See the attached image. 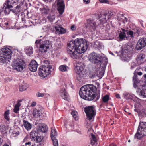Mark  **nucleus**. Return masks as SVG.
Segmentation results:
<instances>
[{"label":"nucleus","instance_id":"2","mask_svg":"<svg viewBox=\"0 0 146 146\" xmlns=\"http://www.w3.org/2000/svg\"><path fill=\"white\" fill-rule=\"evenodd\" d=\"M133 87L137 88V92L139 95L146 97V83L145 80L143 81L139 80L137 78V76L134 73L133 77Z\"/></svg>","mask_w":146,"mask_h":146},{"label":"nucleus","instance_id":"20","mask_svg":"<svg viewBox=\"0 0 146 146\" xmlns=\"http://www.w3.org/2000/svg\"><path fill=\"white\" fill-rule=\"evenodd\" d=\"M38 64L37 62L35 60H32L29 65V70L32 72H36L37 70Z\"/></svg>","mask_w":146,"mask_h":146},{"label":"nucleus","instance_id":"14","mask_svg":"<svg viewBox=\"0 0 146 146\" xmlns=\"http://www.w3.org/2000/svg\"><path fill=\"white\" fill-rule=\"evenodd\" d=\"M146 46V38H141L138 40L136 48L138 50H140Z\"/></svg>","mask_w":146,"mask_h":146},{"label":"nucleus","instance_id":"49","mask_svg":"<svg viewBox=\"0 0 146 146\" xmlns=\"http://www.w3.org/2000/svg\"><path fill=\"white\" fill-rule=\"evenodd\" d=\"M144 57V56L143 55H142L141 54H140L138 57V59L139 60L143 59Z\"/></svg>","mask_w":146,"mask_h":146},{"label":"nucleus","instance_id":"7","mask_svg":"<svg viewBox=\"0 0 146 146\" xmlns=\"http://www.w3.org/2000/svg\"><path fill=\"white\" fill-rule=\"evenodd\" d=\"M52 70L53 69L51 66L43 65L39 68L38 72L41 77L44 78L48 76Z\"/></svg>","mask_w":146,"mask_h":146},{"label":"nucleus","instance_id":"59","mask_svg":"<svg viewBox=\"0 0 146 146\" xmlns=\"http://www.w3.org/2000/svg\"><path fill=\"white\" fill-rule=\"evenodd\" d=\"M109 146H117V145L116 144L113 143L111 144Z\"/></svg>","mask_w":146,"mask_h":146},{"label":"nucleus","instance_id":"38","mask_svg":"<svg viewBox=\"0 0 146 146\" xmlns=\"http://www.w3.org/2000/svg\"><path fill=\"white\" fill-rule=\"evenodd\" d=\"M10 114L9 110H7L4 113V117L5 119L7 121H9V115Z\"/></svg>","mask_w":146,"mask_h":146},{"label":"nucleus","instance_id":"50","mask_svg":"<svg viewBox=\"0 0 146 146\" xmlns=\"http://www.w3.org/2000/svg\"><path fill=\"white\" fill-rule=\"evenodd\" d=\"M136 66L135 64L134 63H132L131 64V70L133 69L134 67Z\"/></svg>","mask_w":146,"mask_h":146},{"label":"nucleus","instance_id":"46","mask_svg":"<svg viewBox=\"0 0 146 146\" xmlns=\"http://www.w3.org/2000/svg\"><path fill=\"white\" fill-rule=\"evenodd\" d=\"M100 2L102 3H109V1L108 0H99Z\"/></svg>","mask_w":146,"mask_h":146},{"label":"nucleus","instance_id":"37","mask_svg":"<svg viewBox=\"0 0 146 146\" xmlns=\"http://www.w3.org/2000/svg\"><path fill=\"white\" fill-rule=\"evenodd\" d=\"M27 87L25 84H21L19 86V90L20 91H23L25 90Z\"/></svg>","mask_w":146,"mask_h":146},{"label":"nucleus","instance_id":"36","mask_svg":"<svg viewBox=\"0 0 146 146\" xmlns=\"http://www.w3.org/2000/svg\"><path fill=\"white\" fill-rule=\"evenodd\" d=\"M68 69V67L65 65H61L59 67V69L62 72L66 71Z\"/></svg>","mask_w":146,"mask_h":146},{"label":"nucleus","instance_id":"47","mask_svg":"<svg viewBox=\"0 0 146 146\" xmlns=\"http://www.w3.org/2000/svg\"><path fill=\"white\" fill-rule=\"evenodd\" d=\"M91 136L92 138V140H93L95 142H96V140L95 135L93 134L92 133L91 134Z\"/></svg>","mask_w":146,"mask_h":146},{"label":"nucleus","instance_id":"19","mask_svg":"<svg viewBox=\"0 0 146 146\" xmlns=\"http://www.w3.org/2000/svg\"><path fill=\"white\" fill-rule=\"evenodd\" d=\"M23 0H6L3 5H6L9 7H13L15 5H16L19 1H20L21 2Z\"/></svg>","mask_w":146,"mask_h":146},{"label":"nucleus","instance_id":"16","mask_svg":"<svg viewBox=\"0 0 146 146\" xmlns=\"http://www.w3.org/2000/svg\"><path fill=\"white\" fill-rule=\"evenodd\" d=\"M11 51L8 48H5L2 49L1 54L6 57L7 58L10 59L11 57Z\"/></svg>","mask_w":146,"mask_h":146},{"label":"nucleus","instance_id":"40","mask_svg":"<svg viewBox=\"0 0 146 146\" xmlns=\"http://www.w3.org/2000/svg\"><path fill=\"white\" fill-rule=\"evenodd\" d=\"M71 114L74 118L75 119H76V118L78 117V113L76 111H73L71 113Z\"/></svg>","mask_w":146,"mask_h":146},{"label":"nucleus","instance_id":"34","mask_svg":"<svg viewBox=\"0 0 146 146\" xmlns=\"http://www.w3.org/2000/svg\"><path fill=\"white\" fill-rule=\"evenodd\" d=\"M17 5V6L15 7V8L11 10V11L16 14L19 13L20 11V6L18 5V4Z\"/></svg>","mask_w":146,"mask_h":146},{"label":"nucleus","instance_id":"53","mask_svg":"<svg viewBox=\"0 0 146 146\" xmlns=\"http://www.w3.org/2000/svg\"><path fill=\"white\" fill-rule=\"evenodd\" d=\"M41 41V39H39L36 40L35 42V44H37L39 43Z\"/></svg>","mask_w":146,"mask_h":146},{"label":"nucleus","instance_id":"24","mask_svg":"<svg viewBox=\"0 0 146 146\" xmlns=\"http://www.w3.org/2000/svg\"><path fill=\"white\" fill-rule=\"evenodd\" d=\"M122 97L125 100L132 99L133 97V95L130 93L125 92L123 93Z\"/></svg>","mask_w":146,"mask_h":146},{"label":"nucleus","instance_id":"5","mask_svg":"<svg viewBox=\"0 0 146 146\" xmlns=\"http://www.w3.org/2000/svg\"><path fill=\"white\" fill-rule=\"evenodd\" d=\"M85 65L82 62L77 63L74 68L75 72L77 74V77L78 80L83 78L86 75L85 70L84 69Z\"/></svg>","mask_w":146,"mask_h":146},{"label":"nucleus","instance_id":"13","mask_svg":"<svg viewBox=\"0 0 146 146\" xmlns=\"http://www.w3.org/2000/svg\"><path fill=\"white\" fill-rule=\"evenodd\" d=\"M50 45V42L48 40L43 41L40 44L39 47V51L42 53L46 52L49 48Z\"/></svg>","mask_w":146,"mask_h":146},{"label":"nucleus","instance_id":"22","mask_svg":"<svg viewBox=\"0 0 146 146\" xmlns=\"http://www.w3.org/2000/svg\"><path fill=\"white\" fill-rule=\"evenodd\" d=\"M125 32L126 33L127 39H129L130 37L133 38L135 35L137 36V34H139L138 31L136 33H133L132 31L126 30V31Z\"/></svg>","mask_w":146,"mask_h":146},{"label":"nucleus","instance_id":"11","mask_svg":"<svg viewBox=\"0 0 146 146\" xmlns=\"http://www.w3.org/2000/svg\"><path fill=\"white\" fill-rule=\"evenodd\" d=\"M84 111L87 117L90 121L94 118L96 114V111L94 108L92 106L86 107Z\"/></svg>","mask_w":146,"mask_h":146},{"label":"nucleus","instance_id":"51","mask_svg":"<svg viewBox=\"0 0 146 146\" xmlns=\"http://www.w3.org/2000/svg\"><path fill=\"white\" fill-rule=\"evenodd\" d=\"M36 103L35 102H32V103L31 105V106L32 107H34L36 105Z\"/></svg>","mask_w":146,"mask_h":146},{"label":"nucleus","instance_id":"44","mask_svg":"<svg viewBox=\"0 0 146 146\" xmlns=\"http://www.w3.org/2000/svg\"><path fill=\"white\" fill-rule=\"evenodd\" d=\"M120 17L121 18V19H122V21H123V23H125L127 21V18L124 17L123 14H122L121 15Z\"/></svg>","mask_w":146,"mask_h":146},{"label":"nucleus","instance_id":"45","mask_svg":"<svg viewBox=\"0 0 146 146\" xmlns=\"http://www.w3.org/2000/svg\"><path fill=\"white\" fill-rule=\"evenodd\" d=\"M44 95V93H40L39 92L37 93L36 94V96L38 97H43Z\"/></svg>","mask_w":146,"mask_h":146},{"label":"nucleus","instance_id":"8","mask_svg":"<svg viewBox=\"0 0 146 146\" xmlns=\"http://www.w3.org/2000/svg\"><path fill=\"white\" fill-rule=\"evenodd\" d=\"M67 53L73 59H76L79 58L80 54L77 50L73 46V44L69 43L67 44Z\"/></svg>","mask_w":146,"mask_h":146},{"label":"nucleus","instance_id":"35","mask_svg":"<svg viewBox=\"0 0 146 146\" xmlns=\"http://www.w3.org/2000/svg\"><path fill=\"white\" fill-rule=\"evenodd\" d=\"M37 133L34 131H32L30 133V137L31 139L35 140L37 136Z\"/></svg>","mask_w":146,"mask_h":146},{"label":"nucleus","instance_id":"23","mask_svg":"<svg viewBox=\"0 0 146 146\" xmlns=\"http://www.w3.org/2000/svg\"><path fill=\"white\" fill-rule=\"evenodd\" d=\"M55 30V33L58 34H62L66 32L65 29L60 26H56L54 27Z\"/></svg>","mask_w":146,"mask_h":146},{"label":"nucleus","instance_id":"15","mask_svg":"<svg viewBox=\"0 0 146 146\" xmlns=\"http://www.w3.org/2000/svg\"><path fill=\"white\" fill-rule=\"evenodd\" d=\"M36 129L37 133H45L48 131V128L46 125L42 123L38 125Z\"/></svg>","mask_w":146,"mask_h":146},{"label":"nucleus","instance_id":"57","mask_svg":"<svg viewBox=\"0 0 146 146\" xmlns=\"http://www.w3.org/2000/svg\"><path fill=\"white\" fill-rule=\"evenodd\" d=\"M142 73L141 72H139L137 74L139 76H141L142 74Z\"/></svg>","mask_w":146,"mask_h":146},{"label":"nucleus","instance_id":"30","mask_svg":"<svg viewBox=\"0 0 146 146\" xmlns=\"http://www.w3.org/2000/svg\"><path fill=\"white\" fill-rule=\"evenodd\" d=\"M10 59L7 58L5 56H1L0 57V64H3L7 62Z\"/></svg>","mask_w":146,"mask_h":146},{"label":"nucleus","instance_id":"52","mask_svg":"<svg viewBox=\"0 0 146 146\" xmlns=\"http://www.w3.org/2000/svg\"><path fill=\"white\" fill-rule=\"evenodd\" d=\"M45 2L47 3L48 2L50 3L51 2H53L54 0H43Z\"/></svg>","mask_w":146,"mask_h":146},{"label":"nucleus","instance_id":"18","mask_svg":"<svg viewBox=\"0 0 146 146\" xmlns=\"http://www.w3.org/2000/svg\"><path fill=\"white\" fill-rule=\"evenodd\" d=\"M64 2L63 0H58L57 1V9L60 14H62L64 10L65 6Z\"/></svg>","mask_w":146,"mask_h":146},{"label":"nucleus","instance_id":"1","mask_svg":"<svg viewBox=\"0 0 146 146\" xmlns=\"http://www.w3.org/2000/svg\"><path fill=\"white\" fill-rule=\"evenodd\" d=\"M96 87L92 84H88L82 86L80 88L79 94L81 98L87 100H93L95 97L98 100L100 97V93L96 94Z\"/></svg>","mask_w":146,"mask_h":146},{"label":"nucleus","instance_id":"39","mask_svg":"<svg viewBox=\"0 0 146 146\" xmlns=\"http://www.w3.org/2000/svg\"><path fill=\"white\" fill-rule=\"evenodd\" d=\"M109 99V96L108 95H106L103 97L102 98V100L104 102L106 103L108 102Z\"/></svg>","mask_w":146,"mask_h":146},{"label":"nucleus","instance_id":"48","mask_svg":"<svg viewBox=\"0 0 146 146\" xmlns=\"http://www.w3.org/2000/svg\"><path fill=\"white\" fill-rule=\"evenodd\" d=\"M90 1V0H83L84 3L86 4H89Z\"/></svg>","mask_w":146,"mask_h":146},{"label":"nucleus","instance_id":"43","mask_svg":"<svg viewBox=\"0 0 146 146\" xmlns=\"http://www.w3.org/2000/svg\"><path fill=\"white\" fill-rule=\"evenodd\" d=\"M6 130V128L5 126H0V131L3 133H5Z\"/></svg>","mask_w":146,"mask_h":146},{"label":"nucleus","instance_id":"9","mask_svg":"<svg viewBox=\"0 0 146 146\" xmlns=\"http://www.w3.org/2000/svg\"><path fill=\"white\" fill-rule=\"evenodd\" d=\"M12 67L14 70L18 71H21L25 67V64L23 60L17 58L13 60Z\"/></svg>","mask_w":146,"mask_h":146},{"label":"nucleus","instance_id":"31","mask_svg":"<svg viewBox=\"0 0 146 146\" xmlns=\"http://www.w3.org/2000/svg\"><path fill=\"white\" fill-rule=\"evenodd\" d=\"M13 7H9L6 5H3V9H4V12L5 15H8L9 13L11 11V8Z\"/></svg>","mask_w":146,"mask_h":146},{"label":"nucleus","instance_id":"21","mask_svg":"<svg viewBox=\"0 0 146 146\" xmlns=\"http://www.w3.org/2000/svg\"><path fill=\"white\" fill-rule=\"evenodd\" d=\"M60 94L63 99L68 100L69 99V95L66 90L65 88H63L61 90Z\"/></svg>","mask_w":146,"mask_h":146},{"label":"nucleus","instance_id":"4","mask_svg":"<svg viewBox=\"0 0 146 146\" xmlns=\"http://www.w3.org/2000/svg\"><path fill=\"white\" fill-rule=\"evenodd\" d=\"M104 24L101 19L96 21L89 19L87 21V27L93 31L95 30L96 28L103 29L104 27Z\"/></svg>","mask_w":146,"mask_h":146},{"label":"nucleus","instance_id":"32","mask_svg":"<svg viewBox=\"0 0 146 146\" xmlns=\"http://www.w3.org/2000/svg\"><path fill=\"white\" fill-rule=\"evenodd\" d=\"M21 106V104L19 102L17 103L15 105L13 110V111L15 113H18L19 110V107Z\"/></svg>","mask_w":146,"mask_h":146},{"label":"nucleus","instance_id":"29","mask_svg":"<svg viewBox=\"0 0 146 146\" xmlns=\"http://www.w3.org/2000/svg\"><path fill=\"white\" fill-rule=\"evenodd\" d=\"M40 10L42 13L46 14L49 11L50 8L48 6L45 5L42 8H40Z\"/></svg>","mask_w":146,"mask_h":146},{"label":"nucleus","instance_id":"60","mask_svg":"<svg viewBox=\"0 0 146 146\" xmlns=\"http://www.w3.org/2000/svg\"><path fill=\"white\" fill-rule=\"evenodd\" d=\"M78 133L80 134H81V131H79L78 132Z\"/></svg>","mask_w":146,"mask_h":146},{"label":"nucleus","instance_id":"61","mask_svg":"<svg viewBox=\"0 0 146 146\" xmlns=\"http://www.w3.org/2000/svg\"><path fill=\"white\" fill-rule=\"evenodd\" d=\"M3 146H9V145L7 144H5Z\"/></svg>","mask_w":146,"mask_h":146},{"label":"nucleus","instance_id":"62","mask_svg":"<svg viewBox=\"0 0 146 146\" xmlns=\"http://www.w3.org/2000/svg\"><path fill=\"white\" fill-rule=\"evenodd\" d=\"M144 113L146 114V108L145 110V111L144 112Z\"/></svg>","mask_w":146,"mask_h":146},{"label":"nucleus","instance_id":"28","mask_svg":"<svg viewBox=\"0 0 146 146\" xmlns=\"http://www.w3.org/2000/svg\"><path fill=\"white\" fill-rule=\"evenodd\" d=\"M122 32H121L119 35V37L120 39L123 40L125 38L127 39V36L126 33L125 32L126 31V30L123 29H122Z\"/></svg>","mask_w":146,"mask_h":146},{"label":"nucleus","instance_id":"41","mask_svg":"<svg viewBox=\"0 0 146 146\" xmlns=\"http://www.w3.org/2000/svg\"><path fill=\"white\" fill-rule=\"evenodd\" d=\"M55 16L54 15H50L47 17V18L51 22L55 19Z\"/></svg>","mask_w":146,"mask_h":146},{"label":"nucleus","instance_id":"42","mask_svg":"<svg viewBox=\"0 0 146 146\" xmlns=\"http://www.w3.org/2000/svg\"><path fill=\"white\" fill-rule=\"evenodd\" d=\"M43 139V137H42L37 136L35 140L37 142H40L42 141Z\"/></svg>","mask_w":146,"mask_h":146},{"label":"nucleus","instance_id":"63","mask_svg":"<svg viewBox=\"0 0 146 146\" xmlns=\"http://www.w3.org/2000/svg\"><path fill=\"white\" fill-rule=\"evenodd\" d=\"M128 142H130V140H129H129H128Z\"/></svg>","mask_w":146,"mask_h":146},{"label":"nucleus","instance_id":"12","mask_svg":"<svg viewBox=\"0 0 146 146\" xmlns=\"http://www.w3.org/2000/svg\"><path fill=\"white\" fill-rule=\"evenodd\" d=\"M115 15V13L112 11H109L107 13H104L100 15L99 17L102 20L103 23L105 24L107 22V21L113 17Z\"/></svg>","mask_w":146,"mask_h":146},{"label":"nucleus","instance_id":"26","mask_svg":"<svg viewBox=\"0 0 146 146\" xmlns=\"http://www.w3.org/2000/svg\"><path fill=\"white\" fill-rule=\"evenodd\" d=\"M41 114V111L39 110L36 109H35L33 110V116L36 118L40 117Z\"/></svg>","mask_w":146,"mask_h":146},{"label":"nucleus","instance_id":"25","mask_svg":"<svg viewBox=\"0 0 146 146\" xmlns=\"http://www.w3.org/2000/svg\"><path fill=\"white\" fill-rule=\"evenodd\" d=\"M23 125L25 129L27 131L31 129L32 127V125L25 120H23Z\"/></svg>","mask_w":146,"mask_h":146},{"label":"nucleus","instance_id":"56","mask_svg":"<svg viewBox=\"0 0 146 146\" xmlns=\"http://www.w3.org/2000/svg\"><path fill=\"white\" fill-rule=\"evenodd\" d=\"M27 137H25L24 139L23 140V142H24L26 141L27 140Z\"/></svg>","mask_w":146,"mask_h":146},{"label":"nucleus","instance_id":"27","mask_svg":"<svg viewBox=\"0 0 146 146\" xmlns=\"http://www.w3.org/2000/svg\"><path fill=\"white\" fill-rule=\"evenodd\" d=\"M25 50L26 53L28 55L32 54L33 51V48L31 46L26 47Z\"/></svg>","mask_w":146,"mask_h":146},{"label":"nucleus","instance_id":"58","mask_svg":"<svg viewBox=\"0 0 146 146\" xmlns=\"http://www.w3.org/2000/svg\"><path fill=\"white\" fill-rule=\"evenodd\" d=\"M130 58L129 57H128V58H127V59H124V61H127L129 60H130Z\"/></svg>","mask_w":146,"mask_h":146},{"label":"nucleus","instance_id":"64","mask_svg":"<svg viewBox=\"0 0 146 146\" xmlns=\"http://www.w3.org/2000/svg\"><path fill=\"white\" fill-rule=\"evenodd\" d=\"M144 76L145 77H146V74H145Z\"/></svg>","mask_w":146,"mask_h":146},{"label":"nucleus","instance_id":"10","mask_svg":"<svg viewBox=\"0 0 146 146\" xmlns=\"http://www.w3.org/2000/svg\"><path fill=\"white\" fill-rule=\"evenodd\" d=\"M103 58L99 54L93 52L89 56V60L91 62L96 64H100L102 62Z\"/></svg>","mask_w":146,"mask_h":146},{"label":"nucleus","instance_id":"6","mask_svg":"<svg viewBox=\"0 0 146 146\" xmlns=\"http://www.w3.org/2000/svg\"><path fill=\"white\" fill-rule=\"evenodd\" d=\"M146 135V122H140L137 131L134 136V138L140 139Z\"/></svg>","mask_w":146,"mask_h":146},{"label":"nucleus","instance_id":"3","mask_svg":"<svg viewBox=\"0 0 146 146\" xmlns=\"http://www.w3.org/2000/svg\"><path fill=\"white\" fill-rule=\"evenodd\" d=\"M73 44V46L80 53L85 52L87 48V43L85 39L80 38H77L70 43Z\"/></svg>","mask_w":146,"mask_h":146},{"label":"nucleus","instance_id":"54","mask_svg":"<svg viewBox=\"0 0 146 146\" xmlns=\"http://www.w3.org/2000/svg\"><path fill=\"white\" fill-rule=\"evenodd\" d=\"M71 29L73 30H75L76 28L75 27V26L74 25H72L71 27Z\"/></svg>","mask_w":146,"mask_h":146},{"label":"nucleus","instance_id":"17","mask_svg":"<svg viewBox=\"0 0 146 146\" xmlns=\"http://www.w3.org/2000/svg\"><path fill=\"white\" fill-rule=\"evenodd\" d=\"M51 134V137L53 141L54 146H58V142L56 137L57 135V133L54 129H52Z\"/></svg>","mask_w":146,"mask_h":146},{"label":"nucleus","instance_id":"55","mask_svg":"<svg viewBox=\"0 0 146 146\" xmlns=\"http://www.w3.org/2000/svg\"><path fill=\"white\" fill-rule=\"evenodd\" d=\"M116 97L117 98H121L120 95L118 94H117L116 95Z\"/></svg>","mask_w":146,"mask_h":146},{"label":"nucleus","instance_id":"33","mask_svg":"<svg viewBox=\"0 0 146 146\" xmlns=\"http://www.w3.org/2000/svg\"><path fill=\"white\" fill-rule=\"evenodd\" d=\"M17 5V6L15 7V8L11 10V11L16 14L19 13L20 11V6L18 5V4Z\"/></svg>","mask_w":146,"mask_h":146}]
</instances>
